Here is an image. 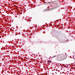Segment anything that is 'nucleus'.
I'll list each match as a JSON object with an SVG mask.
<instances>
[{"label":"nucleus","mask_w":75,"mask_h":75,"mask_svg":"<svg viewBox=\"0 0 75 75\" xmlns=\"http://www.w3.org/2000/svg\"><path fill=\"white\" fill-rule=\"evenodd\" d=\"M65 59L64 55L63 54H60L57 57V61H62Z\"/></svg>","instance_id":"nucleus-1"},{"label":"nucleus","mask_w":75,"mask_h":75,"mask_svg":"<svg viewBox=\"0 0 75 75\" xmlns=\"http://www.w3.org/2000/svg\"><path fill=\"white\" fill-rule=\"evenodd\" d=\"M57 7L54 6L53 8V9H55V8H56Z\"/></svg>","instance_id":"nucleus-2"},{"label":"nucleus","mask_w":75,"mask_h":75,"mask_svg":"<svg viewBox=\"0 0 75 75\" xmlns=\"http://www.w3.org/2000/svg\"><path fill=\"white\" fill-rule=\"evenodd\" d=\"M56 57V56H54L53 57Z\"/></svg>","instance_id":"nucleus-3"}]
</instances>
